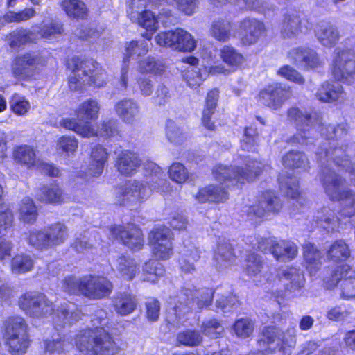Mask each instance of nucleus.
Listing matches in <instances>:
<instances>
[{
	"mask_svg": "<svg viewBox=\"0 0 355 355\" xmlns=\"http://www.w3.org/2000/svg\"><path fill=\"white\" fill-rule=\"evenodd\" d=\"M320 132L327 140L320 151L316 153L322 165L320 179L325 193L332 200L340 201L355 211V193L349 189H342L345 181L331 166L332 160L335 165L345 169L349 174L352 184L355 186V163L348 159H343V157L349 156L350 150L346 146L345 148L343 145L338 147L347 135V125L335 126L329 124L322 127Z\"/></svg>",
	"mask_w": 355,
	"mask_h": 355,
	"instance_id": "nucleus-1",
	"label": "nucleus"
},
{
	"mask_svg": "<svg viewBox=\"0 0 355 355\" xmlns=\"http://www.w3.org/2000/svg\"><path fill=\"white\" fill-rule=\"evenodd\" d=\"M144 180L127 182L116 194L117 202L123 206L136 207L147 200L153 191L166 193L169 183L164 178L162 169L153 162L144 164Z\"/></svg>",
	"mask_w": 355,
	"mask_h": 355,
	"instance_id": "nucleus-2",
	"label": "nucleus"
},
{
	"mask_svg": "<svg viewBox=\"0 0 355 355\" xmlns=\"http://www.w3.org/2000/svg\"><path fill=\"white\" fill-rule=\"evenodd\" d=\"M18 304L32 318H43L53 314L54 324L60 327L73 324L80 318V311L75 304L64 302L55 311L53 303L41 293L26 292L19 297Z\"/></svg>",
	"mask_w": 355,
	"mask_h": 355,
	"instance_id": "nucleus-3",
	"label": "nucleus"
},
{
	"mask_svg": "<svg viewBox=\"0 0 355 355\" xmlns=\"http://www.w3.org/2000/svg\"><path fill=\"white\" fill-rule=\"evenodd\" d=\"M244 269L246 274L257 284L268 282L276 286L282 284L286 291L290 293L298 291L304 286V277L299 269H268L265 267L261 257L254 253L247 256Z\"/></svg>",
	"mask_w": 355,
	"mask_h": 355,
	"instance_id": "nucleus-4",
	"label": "nucleus"
},
{
	"mask_svg": "<svg viewBox=\"0 0 355 355\" xmlns=\"http://www.w3.org/2000/svg\"><path fill=\"white\" fill-rule=\"evenodd\" d=\"M213 297L214 291L211 288L196 290L193 286H184L177 297H170L167 302L168 309L172 311L168 313V322L174 326L179 325L182 314L190 310H201L209 306Z\"/></svg>",
	"mask_w": 355,
	"mask_h": 355,
	"instance_id": "nucleus-5",
	"label": "nucleus"
},
{
	"mask_svg": "<svg viewBox=\"0 0 355 355\" xmlns=\"http://www.w3.org/2000/svg\"><path fill=\"white\" fill-rule=\"evenodd\" d=\"M76 348L85 355H114L119 348L102 327L80 331L75 338Z\"/></svg>",
	"mask_w": 355,
	"mask_h": 355,
	"instance_id": "nucleus-6",
	"label": "nucleus"
},
{
	"mask_svg": "<svg viewBox=\"0 0 355 355\" xmlns=\"http://www.w3.org/2000/svg\"><path fill=\"white\" fill-rule=\"evenodd\" d=\"M49 59L47 53L40 51L18 55L10 64L12 75L19 82L31 81L47 65Z\"/></svg>",
	"mask_w": 355,
	"mask_h": 355,
	"instance_id": "nucleus-7",
	"label": "nucleus"
},
{
	"mask_svg": "<svg viewBox=\"0 0 355 355\" xmlns=\"http://www.w3.org/2000/svg\"><path fill=\"white\" fill-rule=\"evenodd\" d=\"M106 71L92 61H80L75 64L69 79V87L77 91L85 85L103 87L107 83Z\"/></svg>",
	"mask_w": 355,
	"mask_h": 355,
	"instance_id": "nucleus-8",
	"label": "nucleus"
},
{
	"mask_svg": "<svg viewBox=\"0 0 355 355\" xmlns=\"http://www.w3.org/2000/svg\"><path fill=\"white\" fill-rule=\"evenodd\" d=\"M245 170L239 166H230L218 164L213 168L214 178L228 187L236 183H244L245 181L254 180L261 171V164L257 161H247L245 164Z\"/></svg>",
	"mask_w": 355,
	"mask_h": 355,
	"instance_id": "nucleus-9",
	"label": "nucleus"
},
{
	"mask_svg": "<svg viewBox=\"0 0 355 355\" xmlns=\"http://www.w3.org/2000/svg\"><path fill=\"white\" fill-rule=\"evenodd\" d=\"M4 338L9 350L15 355H22L30 345L28 324L22 317L8 318L4 324Z\"/></svg>",
	"mask_w": 355,
	"mask_h": 355,
	"instance_id": "nucleus-10",
	"label": "nucleus"
},
{
	"mask_svg": "<svg viewBox=\"0 0 355 355\" xmlns=\"http://www.w3.org/2000/svg\"><path fill=\"white\" fill-rule=\"evenodd\" d=\"M332 73L338 80L351 83L355 77V53L348 49L336 48L334 53Z\"/></svg>",
	"mask_w": 355,
	"mask_h": 355,
	"instance_id": "nucleus-11",
	"label": "nucleus"
},
{
	"mask_svg": "<svg viewBox=\"0 0 355 355\" xmlns=\"http://www.w3.org/2000/svg\"><path fill=\"white\" fill-rule=\"evenodd\" d=\"M147 40L141 39L127 42L124 46L123 66L121 69L119 84L121 87L127 89L128 81V62L130 58H139L145 55L148 52L152 44L150 40L152 33H146Z\"/></svg>",
	"mask_w": 355,
	"mask_h": 355,
	"instance_id": "nucleus-12",
	"label": "nucleus"
},
{
	"mask_svg": "<svg viewBox=\"0 0 355 355\" xmlns=\"http://www.w3.org/2000/svg\"><path fill=\"white\" fill-rule=\"evenodd\" d=\"M155 40L159 46H168L180 51L191 52L196 46L193 37L182 28L160 33L156 36Z\"/></svg>",
	"mask_w": 355,
	"mask_h": 355,
	"instance_id": "nucleus-13",
	"label": "nucleus"
},
{
	"mask_svg": "<svg viewBox=\"0 0 355 355\" xmlns=\"http://www.w3.org/2000/svg\"><path fill=\"white\" fill-rule=\"evenodd\" d=\"M148 242L157 259L166 260L173 254L172 234L168 227H155L149 233Z\"/></svg>",
	"mask_w": 355,
	"mask_h": 355,
	"instance_id": "nucleus-14",
	"label": "nucleus"
},
{
	"mask_svg": "<svg viewBox=\"0 0 355 355\" xmlns=\"http://www.w3.org/2000/svg\"><path fill=\"white\" fill-rule=\"evenodd\" d=\"M257 248L261 251L268 250L277 261L282 262L293 260L298 252L297 247L293 242L272 239H261L257 243Z\"/></svg>",
	"mask_w": 355,
	"mask_h": 355,
	"instance_id": "nucleus-15",
	"label": "nucleus"
},
{
	"mask_svg": "<svg viewBox=\"0 0 355 355\" xmlns=\"http://www.w3.org/2000/svg\"><path fill=\"white\" fill-rule=\"evenodd\" d=\"M287 114L289 120L293 121L298 128L297 132L291 138V142L307 144L306 140L309 137L310 130L305 129V127L315 126V123L318 122L316 114H311L306 110L293 107L288 110Z\"/></svg>",
	"mask_w": 355,
	"mask_h": 355,
	"instance_id": "nucleus-16",
	"label": "nucleus"
},
{
	"mask_svg": "<svg viewBox=\"0 0 355 355\" xmlns=\"http://www.w3.org/2000/svg\"><path fill=\"white\" fill-rule=\"evenodd\" d=\"M354 271L349 266L338 268L329 279L325 281L326 286L332 289L339 284L341 297L345 299L355 298V277Z\"/></svg>",
	"mask_w": 355,
	"mask_h": 355,
	"instance_id": "nucleus-17",
	"label": "nucleus"
},
{
	"mask_svg": "<svg viewBox=\"0 0 355 355\" xmlns=\"http://www.w3.org/2000/svg\"><path fill=\"white\" fill-rule=\"evenodd\" d=\"M83 295L89 300H101L109 296L113 289L112 283L103 276L83 277Z\"/></svg>",
	"mask_w": 355,
	"mask_h": 355,
	"instance_id": "nucleus-18",
	"label": "nucleus"
},
{
	"mask_svg": "<svg viewBox=\"0 0 355 355\" xmlns=\"http://www.w3.org/2000/svg\"><path fill=\"white\" fill-rule=\"evenodd\" d=\"M286 342L278 328L267 327L263 330L262 338L258 340V350L263 354L277 352L279 355H284Z\"/></svg>",
	"mask_w": 355,
	"mask_h": 355,
	"instance_id": "nucleus-19",
	"label": "nucleus"
},
{
	"mask_svg": "<svg viewBox=\"0 0 355 355\" xmlns=\"http://www.w3.org/2000/svg\"><path fill=\"white\" fill-rule=\"evenodd\" d=\"M291 91L289 87H283L279 83L269 85L261 89L258 101L272 110H279L290 98Z\"/></svg>",
	"mask_w": 355,
	"mask_h": 355,
	"instance_id": "nucleus-20",
	"label": "nucleus"
},
{
	"mask_svg": "<svg viewBox=\"0 0 355 355\" xmlns=\"http://www.w3.org/2000/svg\"><path fill=\"white\" fill-rule=\"evenodd\" d=\"M110 233L112 238H119L123 244L132 250H139L144 245L143 234L141 230L134 224L112 227Z\"/></svg>",
	"mask_w": 355,
	"mask_h": 355,
	"instance_id": "nucleus-21",
	"label": "nucleus"
},
{
	"mask_svg": "<svg viewBox=\"0 0 355 355\" xmlns=\"http://www.w3.org/2000/svg\"><path fill=\"white\" fill-rule=\"evenodd\" d=\"M282 205L279 198L272 191H266L259 198L257 202L249 208V215L261 218L270 213H277Z\"/></svg>",
	"mask_w": 355,
	"mask_h": 355,
	"instance_id": "nucleus-22",
	"label": "nucleus"
},
{
	"mask_svg": "<svg viewBox=\"0 0 355 355\" xmlns=\"http://www.w3.org/2000/svg\"><path fill=\"white\" fill-rule=\"evenodd\" d=\"M114 110L119 118L125 124L134 125L141 117V108L137 101L124 98L116 101Z\"/></svg>",
	"mask_w": 355,
	"mask_h": 355,
	"instance_id": "nucleus-23",
	"label": "nucleus"
},
{
	"mask_svg": "<svg viewBox=\"0 0 355 355\" xmlns=\"http://www.w3.org/2000/svg\"><path fill=\"white\" fill-rule=\"evenodd\" d=\"M309 28L307 26H303V20L297 14L286 13L280 25V35L284 39H292L300 33L306 32Z\"/></svg>",
	"mask_w": 355,
	"mask_h": 355,
	"instance_id": "nucleus-24",
	"label": "nucleus"
},
{
	"mask_svg": "<svg viewBox=\"0 0 355 355\" xmlns=\"http://www.w3.org/2000/svg\"><path fill=\"white\" fill-rule=\"evenodd\" d=\"M241 41L245 45L255 44L265 32L264 24L256 19L246 18L240 24Z\"/></svg>",
	"mask_w": 355,
	"mask_h": 355,
	"instance_id": "nucleus-25",
	"label": "nucleus"
},
{
	"mask_svg": "<svg viewBox=\"0 0 355 355\" xmlns=\"http://www.w3.org/2000/svg\"><path fill=\"white\" fill-rule=\"evenodd\" d=\"M182 62L190 65L184 74V78L187 85L191 88L199 87L209 75L207 68L201 69L196 67L198 60L193 56L184 58Z\"/></svg>",
	"mask_w": 355,
	"mask_h": 355,
	"instance_id": "nucleus-26",
	"label": "nucleus"
},
{
	"mask_svg": "<svg viewBox=\"0 0 355 355\" xmlns=\"http://www.w3.org/2000/svg\"><path fill=\"white\" fill-rule=\"evenodd\" d=\"M39 201L47 204L60 205L68 201V196L58 184L44 185L37 193Z\"/></svg>",
	"mask_w": 355,
	"mask_h": 355,
	"instance_id": "nucleus-27",
	"label": "nucleus"
},
{
	"mask_svg": "<svg viewBox=\"0 0 355 355\" xmlns=\"http://www.w3.org/2000/svg\"><path fill=\"white\" fill-rule=\"evenodd\" d=\"M13 223V214L11 211L6 209L0 212V259L10 256L12 244L10 241L2 239L8 230L12 227Z\"/></svg>",
	"mask_w": 355,
	"mask_h": 355,
	"instance_id": "nucleus-28",
	"label": "nucleus"
},
{
	"mask_svg": "<svg viewBox=\"0 0 355 355\" xmlns=\"http://www.w3.org/2000/svg\"><path fill=\"white\" fill-rule=\"evenodd\" d=\"M141 166L139 156L131 151H122L117 157L116 166L118 171L124 175H133Z\"/></svg>",
	"mask_w": 355,
	"mask_h": 355,
	"instance_id": "nucleus-29",
	"label": "nucleus"
},
{
	"mask_svg": "<svg viewBox=\"0 0 355 355\" xmlns=\"http://www.w3.org/2000/svg\"><path fill=\"white\" fill-rule=\"evenodd\" d=\"M315 35L322 45L326 47L334 46L340 38L338 28L331 22L326 21L321 22L318 25Z\"/></svg>",
	"mask_w": 355,
	"mask_h": 355,
	"instance_id": "nucleus-30",
	"label": "nucleus"
},
{
	"mask_svg": "<svg viewBox=\"0 0 355 355\" xmlns=\"http://www.w3.org/2000/svg\"><path fill=\"white\" fill-rule=\"evenodd\" d=\"M119 275L126 280H132L139 272L136 261L129 256L119 257L113 265Z\"/></svg>",
	"mask_w": 355,
	"mask_h": 355,
	"instance_id": "nucleus-31",
	"label": "nucleus"
},
{
	"mask_svg": "<svg viewBox=\"0 0 355 355\" xmlns=\"http://www.w3.org/2000/svg\"><path fill=\"white\" fill-rule=\"evenodd\" d=\"M345 94L343 89L338 83H329L325 82L319 87L316 96L322 102H333L344 99Z\"/></svg>",
	"mask_w": 355,
	"mask_h": 355,
	"instance_id": "nucleus-32",
	"label": "nucleus"
},
{
	"mask_svg": "<svg viewBox=\"0 0 355 355\" xmlns=\"http://www.w3.org/2000/svg\"><path fill=\"white\" fill-rule=\"evenodd\" d=\"M227 198L228 194L225 188H221L214 184L200 189L198 194L196 195V200L200 202L207 201L220 202L226 200Z\"/></svg>",
	"mask_w": 355,
	"mask_h": 355,
	"instance_id": "nucleus-33",
	"label": "nucleus"
},
{
	"mask_svg": "<svg viewBox=\"0 0 355 355\" xmlns=\"http://www.w3.org/2000/svg\"><path fill=\"white\" fill-rule=\"evenodd\" d=\"M167 140L175 146H181L186 142L188 135L184 126L172 119H168L165 125Z\"/></svg>",
	"mask_w": 355,
	"mask_h": 355,
	"instance_id": "nucleus-34",
	"label": "nucleus"
},
{
	"mask_svg": "<svg viewBox=\"0 0 355 355\" xmlns=\"http://www.w3.org/2000/svg\"><path fill=\"white\" fill-rule=\"evenodd\" d=\"M214 260L219 268H226L236 259L232 245L225 240L220 241L214 251Z\"/></svg>",
	"mask_w": 355,
	"mask_h": 355,
	"instance_id": "nucleus-35",
	"label": "nucleus"
},
{
	"mask_svg": "<svg viewBox=\"0 0 355 355\" xmlns=\"http://www.w3.org/2000/svg\"><path fill=\"white\" fill-rule=\"evenodd\" d=\"M219 96V92L214 89L210 90L205 98V105L202 111V123L207 129L214 130L215 125L211 121V117L215 112Z\"/></svg>",
	"mask_w": 355,
	"mask_h": 355,
	"instance_id": "nucleus-36",
	"label": "nucleus"
},
{
	"mask_svg": "<svg viewBox=\"0 0 355 355\" xmlns=\"http://www.w3.org/2000/svg\"><path fill=\"white\" fill-rule=\"evenodd\" d=\"M91 157L92 164L89 168V174L86 175L87 179H89V176L98 177L101 175L107 159V153L102 146H96L92 150Z\"/></svg>",
	"mask_w": 355,
	"mask_h": 355,
	"instance_id": "nucleus-37",
	"label": "nucleus"
},
{
	"mask_svg": "<svg viewBox=\"0 0 355 355\" xmlns=\"http://www.w3.org/2000/svg\"><path fill=\"white\" fill-rule=\"evenodd\" d=\"M200 258V252L198 248L191 245L184 248L181 252L180 266L181 270L184 273H192L195 271L194 263Z\"/></svg>",
	"mask_w": 355,
	"mask_h": 355,
	"instance_id": "nucleus-38",
	"label": "nucleus"
},
{
	"mask_svg": "<svg viewBox=\"0 0 355 355\" xmlns=\"http://www.w3.org/2000/svg\"><path fill=\"white\" fill-rule=\"evenodd\" d=\"M137 300L129 293H118L114 300L115 311L121 315H127L136 309Z\"/></svg>",
	"mask_w": 355,
	"mask_h": 355,
	"instance_id": "nucleus-39",
	"label": "nucleus"
},
{
	"mask_svg": "<svg viewBox=\"0 0 355 355\" xmlns=\"http://www.w3.org/2000/svg\"><path fill=\"white\" fill-rule=\"evenodd\" d=\"M60 125L83 137H89L96 134L90 122L78 123L75 119L64 118L60 120Z\"/></svg>",
	"mask_w": 355,
	"mask_h": 355,
	"instance_id": "nucleus-40",
	"label": "nucleus"
},
{
	"mask_svg": "<svg viewBox=\"0 0 355 355\" xmlns=\"http://www.w3.org/2000/svg\"><path fill=\"white\" fill-rule=\"evenodd\" d=\"M46 231L50 248L64 243L69 236L67 226L61 223L51 225Z\"/></svg>",
	"mask_w": 355,
	"mask_h": 355,
	"instance_id": "nucleus-41",
	"label": "nucleus"
},
{
	"mask_svg": "<svg viewBox=\"0 0 355 355\" xmlns=\"http://www.w3.org/2000/svg\"><path fill=\"white\" fill-rule=\"evenodd\" d=\"M100 106L97 101L88 99L80 103L76 110V115L80 121L89 122L98 116Z\"/></svg>",
	"mask_w": 355,
	"mask_h": 355,
	"instance_id": "nucleus-42",
	"label": "nucleus"
},
{
	"mask_svg": "<svg viewBox=\"0 0 355 355\" xmlns=\"http://www.w3.org/2000/svg\"><path fill=\"white\" fill-rule=\"evenodd\" d=\"M60 6L69 17L83 19L87 16L88 9L81 0H62Z\"/></svg>",
	"mask_w": 355,
	"mask_h": 355,
	"instance_id": "nucleus-43",
	"label": "nucleus"
},
{
	"mask_svg": "<svg viewBox=\"0 0 355 355\" xmlns=\"http://www.w3.org/2000/svg\"><path fill=\"white\" fill-rule=\"evenodd\" d=\"M232 25L229 20L223 18L214 19L211 24V35L220 42L227 41L231 36Z\"/></svg>",
	"mask_w": 355,
	"mask_h": 355,
	"instance_id": "nucleus-44",
	"label": "nucleus"
},
{
	"mask_svg": "<svg viewBox=\"0 0 355 355\" xmlns=\"http://www.w3.org/2000/svg\"><path fill=\"white\" fill-rule=\"evenodd\" d=\"M327 257L334 262L345 261L350 257V250L344 241L338 240L330 246Z\"/></svg>",
	"mask_w": 355,
	"mask_h": 355,
	"instance_id": "nucleus-45",
	"label": "nucleus"
},
{
	"mask_svg": "<svg viewBox=\"0 0 355 355\" xmlns=\"http://www.w3.org/2000/svg\"><path fill=\"white\" fill-rule=\"evenodd\" d=\"M318 225L327 231H334L338 225V218L329 207H324L316 215Z\"/></svg>",
	"mask_w": 355,
	"mask_h": 355,
	"instance_id": "nucleus-46",
	"label": "nucleus"
},
{
	"mask_svg": "<svg viewBox=\"0 0 355 355\" xmlns=\"http://www.w3.org/2000/svg\"><path fill=\"white\" fill-rule=\"evenodd\" d=\"M19 220L25 223H33L37 217V209L33 200L30 198H24L19 209Z\"/></svg>",
	"mask_w": 355,
	"mask_h": 355,
	"instance_id": "nucleus-47",
	"label": "nucleus"
},
{
	"mask_svg": "<svg viewBox=\"0 0 355 355\" xmlns=\"http://www.w3.org/2000/svg\"><path fill=\"white\" fill-rule=\"evenodd\" d=\"M69 343L57 334L51 339H46L44 342V348L46 355H65Z\"/></svg>",
	"mask_w": 355,
	"mask_h": 355,
	"instance_id": "nucleus-48",
	"label": "nucleus"
},
{
	"mask_svg": "<svg viewBox=\"0 0 355 355\" xmlns=\"http://www.w3.org/2000/svg\"><path fill=\"white\" fill-rule=\"evenodd\" d=\"M34 266V261L30 255L19 254L11 261V270L14 274H22L31 271Z\"/></svg>",
	"mask_w": 355,
	"mask_h": 355,
	"instance_id": "nucleus-49",
	"label": "nucleus"
},
{
	"mask_svg": "<svg viewBox=\"0 0 355 355\" xmlns=\"http://www.w3.org/2000/svg\"><path fill=\"white\" fill-rule=\"evenodd\" d=\"M14 158L16 162L26 165L28 167L35 165L36 155L34 149L29 146H20L14 151Z\"/></svg>",
	"mask_w": 355,
	"mask_h": 355,
	"instance_id": "nucleus-50",
	"label": "nucleus"
},
{
	"mask_svg": "<svg viewBox=\"0 0 355 355\" xmlns=\"http://www.w3.org/2000/svg\"><path fill=\"white\" fill-rule=\"evenodd\" d=\"M176 340L179 345L193 347L202 343V337L198 331L187 329L178 334Z\"/></svg>",
	"mask_w": 355,
	"mask_h": 355,
	"instance_id": "nucleus-51",
	"label": "nucleus"
},
{
	"mask_svg": "<svg viewBox=\"0 0 355 355\" xmlns=\"http://www.w3.org/2000/svg\"><path fill=\"white\" fill-rule=\"evenodd\" d=\"M144 271V280L155 283L158 280V278L162 277L164 273V269L160 263L150 260L145 263L143 269Z\"/></svg>",
	"mask_w": 355,
	"mask_h": 355,
	"instance_id": "nucleus-52",
	"label": "nucleus"
},
{
	"mask_svg": "<svg viewBox=\"0 0 355 355\" xmlns=\"http://www.w3.org/2000/svg\"><path fill=\"white\" fill-rule=\"evenodd\" d=\"M164 69L163 63L153 57H148L138 62V70L141 73L158 75L162 73Z\"/></svg>",
	"mask_w": 355,
	"mask_h": 355,
	"instance_id": "nucleus-53",
	"label": "nucleus"
},
{
	"mask_svg": "<svg viewBox=\"0 0 355 355\" xmlns=\"http://www.w3.org/2000/svg\"><path fill=\"white\" fill-rule=\"evenodd\" d=\"M162 1V0H127L128 17L130 19H137L138 12L149 5L157 6L161 3Z\"/></svg>",
	"mask_w": 355,
	"mask_h": 355,
	"instance_id": "nucleus-54",
	"label": "nucleus"
},
{
	"mask_svg": "<svg viewBox=\"0 0 355 355\" xmlns=\"http://www.w3.org/2000/svg\"><path fill=\"white\" fill-rule=\"evenodd\" d=\"M304 258L308 264V268L317 270L321 263V253L311 243L304 245Z\"/></svg>",
	"mask_w": 355,
	"mask_h": 355,
	"instance_id": "nucleus-55",
	"label": "nucleus"
},
{
	"mask_svg": "<svg viewBox=\"0 0 355 355\" xmlns=\"http://www.w3.org/2000/svg\"><path fill=\"white\" fill-rule=\"evenodd\" d=\"M138 18L130 19L133 22H137L141 26L147 31L154 32L158 28V21L157 17L149 10L138 12Z\"/></svg>",
	"mask_w": 355,
	"mask_h": 355,
	"instance_id": "nucleus-56",
	"label": "nucleus"
},
{
	"mask_svg": "<svg viewBox=\"0 0 355 355\" xmlns=\"http://www.w3.org/2000/svg\"><path fill=\"white\" fill-rule=\"evenodd\" d=\"M208 1L214 6H220L227 2L239 3L242 1L248 10H255L261 13L266 12L265 6L266 3L260 0H208Z\"/></svg>",
	"mask_w": 355,
	"mask_h": 355,
	"instance_id": "nucleus-57",
	"label": "nucleus"
},
{
	"mask_svg": "<svg viewBox=\"0 0 355 355\" xmlns=\"http://www.w3.org/2000/svg\"><path fill=\"white\" fill-rule=\"evenodd\" d=\"M254 329L253 321L248 318L237 320L233 325V330L236 336L243 339L249 338L252 334Z\"/></svg>",
	"mask_w": 355,
	"mask_h": 355,
	"instance_id": "nucleus-58",
	"label": "nucleus"
},
{
	"mask_svg": "<svg viewBox=\"0 0 355 355\" xmlns=\"http://www.w3.org/2000/svg\"><path fill=\"white\" fill-rule=\"evenodd\" d=\"M282 162L288 168H302L306 166L308 160L301 152L290 151L283 157Z\"/></svg>",
	"mask_w": 355,
	"mask_h": 355,
	"instance_id": "nucleus-59",
	"label": "nucleus"
},
{
	"mask_svg": "<svg viewBox=\"0 0 355 355\" xmlns=\"http://www.w3.org/2000/svg\"><path fill=\"white\" fill-rule=\"evenodd\" d=\"M83 277H66L62 282V289L69 294L82 295L83 289Z\"/></svg>",
	"mask_w": 355,
	"mask_h": 355,
	"instance_id": "nucleus-60",
	"label": "nucleus"
},
{
	"mask_svg": "<svg viewBox=\"0 0 355 355\" xmlns=\"http://www.w3.org/2000/svg\"><path fill=\"white\" fill-rule=\"evenodd\" d=\"M10 107L15 114L22 116L28 112L31 104L24 96L15 93L10 101Z\"/></svg>",
	"mask_w": 355,
	"mask_h": 355,
	"instance_id": "nucleus-61",
	"label": "nucleus"
},
{
	"mask_svg": "<svg viewBox=\"0 0 355 355\" xmlns=\"http://www.w3.org/2000/svg\"><path fill=\"white\" fill-rule=\"evenodd\" d=\"M223 62L232 67H238L243 61V55L230 46H225L220 51Z\"/></svg>",
	"mask_w": 355,
	"mask_h": 355,
	"instance_id": "nucleus-62",
	"label": "nucleus"
},
{
	"mask_svg": "<svg viewBox=\"0 0 355 355\" xmlns=\"http://www.w3.org/2000/svg\"><path fill=\"white\" fill-rule=\"evenodd\" d=\"M28 243L39 250L50 248L46 229L44 231L33 230L28 239Z\"/></svg>",
	"mask_w": 355,
	"mask_h": 355,
	"instance_id": "nucleus-63",
	"label": "nucleus"
},
{
	"mask_svg": "<svg viewBox=\"0 0 355 355\" xmlns=\"http://www.w3.org/2000/svg\"><path fill=\"white\" fill-rule=\"evenodd\" d=\"M280 189L287 196L291 198H297L300 196L298 182L294 178H288L286 180L283 177L279 178Z\"/></svg>",
	"mask_w": 355,
	"mask_h": 355,
	"instance_id": "nucleus-64",
	"label": "nucleus"
}]
</instances>
